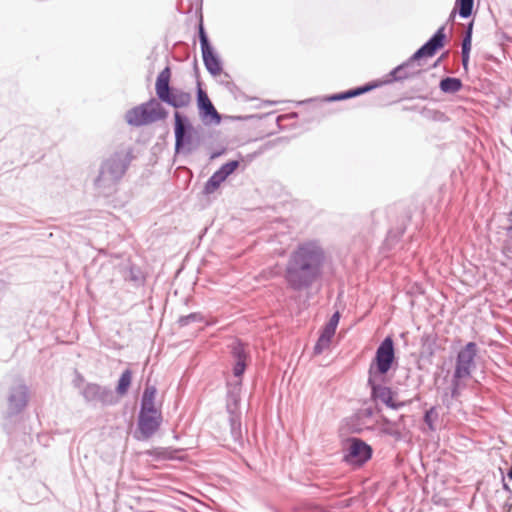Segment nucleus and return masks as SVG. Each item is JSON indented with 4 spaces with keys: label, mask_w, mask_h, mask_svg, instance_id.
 <instances>
[{
    "label": "nucleus",
    "mask_w": 512,
    "mask_h": 512,
    "mask_svg": "<svg viewBox=\"0 0 512 512\" xmlns=\"http://www.w3.org/2000/svg\"><path fill=\"white\" fill-rule=\"evenodd\" d=\"M326 252L318 240L303 241L289 253L283 270L288 290L302 292L322 281Z\"/></svg>",
    "instance_id": "obj_1"
},
{
    "label": "nucleus",
    "mask_w": 512,
    "mask_h": 512,
    "mask_svg": "<svg viewBox=\"0 0 512 512\" xmlns=\"http://www.w3.org/2000/svg\"><path fill=\"white\" fill-rule=\"evenodd\" d=\"M171 69L166 66L157 76L155 92L157 98L129 109L125 114L126 122L134 127H140L165 120L168 110L162 105L165 103L175 109L184 108L192 101L191 94L170 85Z\"/></svg>",
    "instance_id": "obj_2"
},
{
    "label": "nucleus",
    "mask_w": 512,
    "mask_h": 512,
    "mask_svg": "<svg viewBox=\"0 0 512 512\" xmlns=\"http://www.w3.org/2000/svg\"><path fill=\"white\" fill-rule=\"evenodd\" d=\"M446 42L445 25H442L437 31L406 61L392 69L389 73L390 79L383 83L399 82L409 78L417 77L421 74V59L434 56L442 49Z\"/></svg>",
    "instance_id": "obj_3"
},
{
    "label": "nucleus",
    "mask_w": 512,
    "mask_h": 512,
    "mask_svg": "<svg viewBox=\"0 0 512 512\" xmlns=\"http://www.w3.org/2000/svg\"><path fill=\"white\" fill-rule=\"evenodd\" d=\"M131 161V150H120L111 154L100 165L99 174L94 180L95 187L110 192L123 178Z\"/></svg>",
    "instance_id": "obj_4"
},
{
    "label": "nucleus",
    "mask_w": 512,
    "mask_h": 512,
    "mask_svg": "<svg viewBox=\"0 0 512 512\" xmlns=\"http://www.w3.org/2000/svg\"><path fill=\"white\" fill-rule=\"evenodd\" d=\"M396 361L394 340L386 336L378 345L369 365L368 378H385Z\"/></svg>",
    "instance_id": "obj_5"
},
{
    "label": "nucleus",
    "mask_w": 512,
    "mask_h": 512,
    "mask_svg": "<svg viewBox=\"0 0 512 512\" xmlns=\"http://www.w3.org/2000/svg\"><path fill=\"white\" fill-rule=\"evenodd\" d=\"M29 401V388L23 383L10 387L7 396V410L4 414V429L11 431V422L27 407Z\"/></svg>",
    "instance_id": "obj_6"
},
{
    "label": "nucleus",
    "mask_w": 512,
    "mask_h": 512,
    "mask_svg": "<svg viewBox=\"0 0 512 512\" xmlns=\"http://www.w3.org/2000/svg\"><path fill=\"white\" fill-rule=\"evenodd\" d=\"M373 455V448L358 437H349L343 448L342 461L353 467H362Z\"/></svg>",
    "instance_id": "obj_7"
},
{
    "label": "nucleus",
    "mask_w": 512,
    "mask_h": 512,
    "mask_svg": "<svg viewBox=\"0 0 512 512\" xmlns=\"http://www.w3.org/2000/svg\"><path fill=\"white\" fill-rule=\"evenodd\" d=\"M198 38L206 70L214 77L221 74L223 71L222 61L210 43L202 19L198 24Z\"/></svg>",
    "instance_id": "obj_8"
},
{
    "label": "nucleus",
    "mask_w": 512,
    "mask_h": 512,
    "mask_svg": "<svg viewBox=\"0 0 512 512\" xmlns=\"http://www.w3.org/2000/svg\"><path fill=\"white\" fill-rule=\"evenodd\" d=\"M385 378H368L367 385L370 388V397L374 402H381L388 408L399 410L410 403V401H397L395 393L388 386L382 384Z\"/></svg>",
    "instance_id": "obj_9"
},
{
    "label": "nucleus",
    "mask_w": 512,
    "mask_h": 512,
    "mask_svg": "<svg viewBox=\"0 0 512 512\" xmlns=\"http://www.w3.org/2000/svg\"><path fill=\"white\" fill-rule=\"evenodd\" d=\"M477 351V344L475 342H468L458 351L453 372L455 379H467L471 377L472 370L475 368Z\"/></svg>",
    "instance_id": "obj_10"
},
{
    "label": "nucleus",
    "mask_w": 512,
    "mask_h": 512,
    "mask_svg": "<svg viewBox=\"0 0 512 512\" xmlns=\"http://www.w3.org/2000/svg\"><path fill=\"white\" fill-rule=\"evenodd\" d=\"M81 395L87 403H100L102 406H113L119 402L110 387L97 383H87L82 388Z\"/></svg>",
    "instance_id": "obj_11"
},
{
    "label": "nucleus",
    "mask_w": 512,
    "mask_h": 512,
    "mask_svg": "<svg viewBox=\"0 0 512 512\" xmlns=\"http://www.w3.org/2000/svg\"><path fill=\"white\" fill-rule=\"evenodd\" d=\"M196 101L199 116L205 124H220L221 115L214 107L207 92L202 88L200 81H197Z\"/></svg>",
    "instance_id": "obj_12"
},
{
    "label": "nucleus",
    "mask_w": 512,
    "mask_h": 512,
    "mask_svg": "<svg viewBox=\"0 0 512 512\" xmlns=\"http://www.w3.org/2000/svg\"><path fill=\"white\" fill-rule=\"evenodd\" d=\"M162 420L161 412L155 414L139 412L135 438L141 441L148 440L159 430Z\"/></svg>",
    "instance_id": "obj_13"
},
{
    "label": "nucleus",
    "mask_w": 512,
    "mask_h": 512,
    "mask_svg": "<svg viewBox=\"0 0 512 512\" xmlns=\"http://www.w3.org/2000/svg\"><path fill=\"white\" fill-rule=\"evenodd\" d=\"M230 350V354L233 358V375L237 378L243 376L246 371L249 359V352L247 350V346L240 339H235L228 346Z\"/></svg>",
    "instance_id": "obj_14"
},
{
    "label": "nucleus",
    "mask_w": 512,
    "mask_h": 512,
    "mask_svg": "<svg viewBox=\"0 0 512 512\" xmlns=\"http://www.w3.org/2000/svg\"><path fill=\"white\" fill-rule=\"evenodd\" d=\"M381 85H382V82H380V81H371V82L365 83L364 85L348 89L346 91L331 94L326 97V101L336 102V101H343V100L351 99L354 97H358V96H361L365 93L372 91L375 88H378Z\"/></svg>",
    "instance_id": "obj_15"
},
{
    "label": "nucleus",
    "mask_w": 512,
    "mask_h": 512,
    "mask_svg": "<svg viewBox=\"0 0 512 512\" xmlns=\"http://www.w3.org/2000/svg\"><path fill=\"white\" fill-rule=\"evenodd\" d=\"M228 392L226 397V410L229 416L238 415L241 416L240 412V401H241V381L234 384L228 383Z\"/></svg>",
    "instance_id": "obj_16"
},
{
    "label": "nucleus",
    "mask_w": 512,
    "mask_h": 512,
    "mask_svg": "<svg viewBox=\"0 0 512 512\" xmlns=\"http://www.w3.org/2000/svg\"><path fill=\"white\" fill-rule=\"evenodd\" d=\"M200 145L199 139L195 134L184 135L175 138L174 152L176 155H191Z\"/></svg>",
    "instance_id": "obj_17"
},
{
    "label": "nucleus",
    "mask_w": 512,
    "mask_h": 512,
    "mask_svg": "<svg viewBox=\"0 0 512 512\" xmlns=\"http://www.w3.org/2000/svg\"><path fill=\"white\" fill-rule=\"evenodd\" d=\"M174 137H180L189 134H196L195 128L189 117L179 111L174 112Z\"/></svg>",
    "instance_id": "obj_18"
},
{
    "label": "nucleus",
    "mask_w": 512,
    "mask_h": 512,
    "mask_svg": "<svg viewBox=\"0 0 512 512\" xmlns=\"http://www.w3.org/2000/svg\"><path fill=\"white\" fill-rule=\"evenodd\" d=\"M157 389L155 386L147 385L144 389L141 398V405L139 412H147V413H158L159 411L156 409L154 405V399L156 395Z\"/></svg>",
    "instance_id": "obj_19"
},
{
    "label": "nucleus",
    "mask_w": 512,
    "mask_h": 512,
    "mask_svg": "<svg viewBox=\"0 0 512 512\" xmlns=\"http://www.w3.org/2000/svg\"><path fill=\"white\" fill-rule=\"evenodd\" d=\"M463 87L462 80L457 77L446 76L439 82V89L445 94H455Z\"/></svg>",
    "instance_id": "obj_20"
},
{
    "label": "nucleus",
    "mask_w": 512,
    "mask_h": 512,
    "mask_svg": "<svg viewBox=\"0 0 512 512\" xmlns=\"http://www.w3.org/2000/svg\"><path fill=\"white\" fill-rule=\"evenodd\" d=\"M230 434L234 442L243 445V435L241 427V416H229Z\"/></svg>",
    "instance_id": "obj_21"
},
{
    "label": "nucleus",
    "mask_w": 512,
    "mask_h": 512,
    "mask_svg": "<svg viewBox=\"0 0 512 512\" xmlns=\"http://www.w3.org/2000/svg\"><path fill=\"white\" fill-rule=\"evenodd\" d=\"M131 382H132V371L130 369H126L122 372V374L120 375V377L118 379L117 386H116V393L120 396L125 395L131 386Z\"/></svg>",
    "instance_id": "obj_22"
},
{
    "label": "nucleus",
    "mask_w": 512,
    "mask_h": 512,
    "mask_svg": "<svg viewBox=\"0 0 512 512\" xmlns=\"http://www.w3.org/2000/svg\"><path fill=\"white\" fill-rule=\"evenodd\" d=\"M345 425L350 433L361 434L365 430L363 420L355 413L346 418Z\"/></svg>",
    "instance_id": "obj_23"
},
{
    "label": "nucleus",
    "mask_w": 512,
    "mask_h": 512,
    "mask_svg": "<svg viewBox=\"0 0 512 512\" xmlns=\"http://www.w3.org/2000/svg\"><path fill=\"white\" fill-rule=\"evenodd\" d=\"M454 8L461 18L467 19L473 13L474 0H456Z\"/></svg>",
    "instance_id": "obj_24"
},
{
    "label": "nucleus",
    "mask_w": 512,
    "mask_h": 512,
    "mask_svg": "<svg viewBox=\"0 0 512 512\" xmlns=\"http://www.w3.org/2000/svg\"><path fill=\"white\" fill-rule=\"evenodd\" d=\"M340 317L341 315L339 311L334 312L330 317L329 321L323 327L321 333L332 339L335 335L337 326L340 321Z\"/></svg>",
    "instance_id": "obj_25"
},
{
    "label": "nucleus",
    "mask_w": 512,
    "mask_h": 512,
    "mask_svg": "<svg viewBox=\"0 0 512 512\" xmlns=\"http://www.w3.org/2000/svg\"><path fill=\"white\" fill-rule=\"evenodd\" d=\"M225 180L215 171L206 181L203 194L209 195L214 193Z\"/></svg>",
    "instance_id": "obj_26"
},
{
    "label": "nucleus",
    "mask_w": 512,
    "mask_h": 512,
    "mask_svg": "<svg viewBox=\"0 0 512 512\" xmlns=\"http://www.w3.org/2000/svg\"><path fill=\"white\" fill-rule=\"evenodd\" d=\"M124 278L127 281L133 282L135 285L139 286L143 283L144 277L139 267L136 265H130L125 274Z\"/></svg>",
    "instance_id": "obj_27"
},
{
    "label": "nucleus",
    "mask_w": 512,
    "mask_h": 512,
    "mask_svg": "<svg viewBox=\"0 0 512 512\" xmlns=\"http://www.w3.org/2000/svg\"><path fill=\"white\" fill-rule=\"evenodd\" d=\"M472 46V38L463 37L461 43V58L463 68L467 71L470 59V51Z\"/></svg>",
    "instance_id": "obj_28"
},
{
    "label": "nucleus",
    "mask_w": 512,
    "mask_h": 512,
    "mask_svg": "<svg viewBox=\"0 0 512 512\" xmlns=\"http://www.w3.org/2000/svg\"><path fill=\"white\" fill-rule=\"evenodd\" d=\"M240 161L239 160H230L226 163H224L216 172L224 179L226 180L231 174H233L236 169L239 167Z\"/></svg>",
    "instance_id": "obj_29"
},
{
    "label": "nucleus",
    "mask_w": 512,
    "mask_h": 512,
    "mask_svg": "<svg viewBox=\"0 0 512 512\" xmlns=\"http://www.w3.org/2000/svg\"><path fill=\"white\" fill-rule=\"evenodd\" d=\"M204 322V316L200 312H193L188 315L180 316L177 323L180 327H186L191 323Z\"/></svg>",
    "instance_id": "obj_30"
},
{
    "label": "nucleus",
    "mask_w": 512,
    "mask_h": 512,
    "mask_svg": "<svg viewBox=\"0 0 512 512\" xmlns=\"http://www.w3.org/2000/svg\"><path fill=\"white\" fill-rule=\"evenodd\" d=\"M379 431L383 435L391 436L396 441H399L402 439V433L400 432L398 428V422H394L390 425H380Z\"/></svg>",
    "instance_id": "obj_31"
},
{
    "label": "nucleus",
    "mask_w": 512,
    "mask_h": 512,
    "mask_svg": "<svg viewBox=\"0 0 512 512\" xmlns=\"http://www.w3.org/2000/svg\"><path fill=\"white\" fill-rule=\"evenodd\" d=\"M438 419V413L436 411V407L432 406L430 409L426 410L423 416L424 423L428 426L430 431H435V421Z\"/></svg>",
    "instance_id": "obj_32"
},
{
    "label": "nucleus",
    "mask_w": 512,
    "mask_h": 512,
    "mask_svg": "<svg viewBox=\"0 0 512 512\" xmlns=\"http://www.w3.org/2000/svg\"><path fill=\"white\" fill-rule=\"evenodd\" d=\"M331 340L332 339H330L326 335L320 333V336L314 345L313 353L315 355H320L325 349L329 347Z\"/></svg>",
    "instance_id": "obj_33"
},
{
    "label": "nucleus",
    "mask_w": 512,
    "mask_h": 512,
    "mask_svg": "<svg viewBox=\"0 0 512 512\" xmlns=\"http://www.w3.org/2000/svg\"><path fill=\"white\" fill-rule=\"evenodd\" d=\"M405 232V227H400L396 230L394 229H391L388 231V234H387V242H396L399 240V238L404 234Z\"/></svg>",
    "instance_id": "obj_34"
},
{
    "label": "nucleus",
    "mask_w": 512,
    "mask_h": 512,
    "mask_svg": "<svg viewBox=\"0 0 512 512\" xmlns=\"http://www.w3.org/2000/svg\"><path fill=\"white\" fill-rule=\"evenodd\" d=\"M405 232V227H400L396 230L394 229H391L388 231V234H387V242H396L399 240V238L404 234Z\"/></svg>",
    "instance_id": "obj_35"
},
{
    "label": "nucleus",
    "mask_w": 512,
    "mask_h": 512,
    "mask_svg": "<svg viewBox=\"0 0 512 512\" xmlns=\"http://www.w3.org/2000/svg\"><path fill=\"white\" fill-rule=\"evenodd\" d=\"M461 380L462 379H455L454 374L452 375V380H451V386H452L451 395H452V397H455L459 394V387H460Z\"/></svg>",
    "instance_id": "obj_36"
},
{
    "label": "nucleus",
    "mask_w": 512,
    "mask_h": 512,
    "mask_svg": "<svg viewBox=\"0 0 512 512\" xmlns=\"http://www.w3.org/2000/svg\"><path fill=\"white\" fill-rule=\"evenodd\" d=\"M373 413V409L369 407L358 411L356 414L363 420L372 417Z\"/></svg>",
    "instance_id": "obj_37"
},
{
    "label": "nucleus",
    "mask_w": 512,
    "mask_h": 512,
    "mask_svg": "<svg viewBox=\"0 0 512 512\" xmlns=\"http://www.w3.org/2000/svg\"><path fill=\"white\" fill-rule=\"evenodd\" d=\"M157 455L159 457H162L163 459H172L173 458L172 452L169 451L168 449H162V450L158 451Z\"/></svg>",
    "instance_id": "obj_38"
},
{
    "label": "nucleus",
    "mask_w": 512,
    "mask_h": 512,
    "mask_svg": "<svg viewBox=\"0 0 512 512\" xmlns=\"http://www.w3.org/2000/svg\"><path fill=\"white\" fill-rule=\"evenodd\" d=\"M472 34H473V21H471L467 24V27H466L463 37L472 38Z\"/></svg>",
    "instance_id": "obj_39"
},
{
    "label": "nucleus",
    "mask_w": 512,
    "mask_h": 512,
    "mask_svg": "<svg viewBox=\"0 0 512 512\" xmlns=\"http://www.w3.org/2000/svg\"><path fill=\"white\" fill-rule=\"evenodd\" d=\"M507 221H508L509 225L505 228V230L507 233H511L512 232V210L509 211L507 214Z\"/></svg>",
    "instance_id": "obj_40"
},
{
    "label": "nucleus",
    "mask_w": 512,
    "mask_h": 512,
    "mask_svg": "<svg viewBox=\"0 0 512 512\" xmlns=\"http://www.w3.org/2000/svg\"><path fill=\"white\" fill-rule=\"evenodd\" d=\"M84 382V377L80 373H76V377L73 380L74 386L79 387L81 383Z\"/></svg>",
    "instance_id": "obj_41"
},
{
    "label": "nucleus",
    "mask_w": 512,
    "mask_h": 512,
    "mask_svg": "<svg viewBox=\"0 0 512 512\" xmlns=\"http://www.w3.org/2000/svg\"><path fill=\"white\" fill-rule=\"evenodd\" d=\"M189 10L191 11L194 7H197L202 3V0H189Z\"/></svg>",
    "instance_id": "obj_42"
},
{
    "label": "nucleus",
    "mask_w": 512,
    "mask_h": 512,
    "mask_svg": "<svg viewBox=\"0 0 512 512\" xmlns=\"http://www.w3.org/2000/svg\"><path fill=\"white\" fill-rule=\"evenodd\" d=\"M395 421H391L390 419H388L386 416H381V424L380 425H390L392 423H394Z\"/></svg>",
    "instance_id": "obj_43"
},
{
    "label": "nucleus",
    "mask_w": 512,
    "mask_h": 512,
    "mask_svg": "<svg viewBox=\"0 0 512 512\" xmlns=\"http://www.w3.org/2000/svg\"><path fill=\"white\" fill-rule=\"evenodd\" d=\"M457 13H458V11L456 10V8H453L451 13H450V15H449L448 21L449 22L454 21Z\"/></svg>",
    "instance_id": "obj_44"
},
{
    "label": "nucleus",
    "mask_w": 512,
    "mask_h": 512,
    "mask_svg": "<svg viewBox=\"0 0 512 512\" xmlns=\"http://www.w3.org/2000/svg\"><path fill=\"white\" fill-rule=\"evenodd\" d=\"M220 155H221V152H214V153L211 155V158H212V159H214V158H216V157H218V156H220Z\"/></svg>",
    "instance_id": "obj_45"
},
{
    "label": "nucleus",
    "mask_w": 512,
    "mask_h": 512,
    "mask_svg": "<svg viewBox=\"0 0 512 512\" xmlns=\"http://www.w3.org/2000/svg\"><path fill=\"white\" fill-rule=\"evenodd\" d=\"M443 55L436 61V63H434V67L437 66L438 62L441 61Z\"/></svg>",
    "instance_id": "obj_46"
},
{
    "label": "nucleus",
    "mask_w": 512,
    "mask_h": 512,
    "mask_svg": "<svg viewBox=\"0 0 512 512\" xmlns=\"http://www.w3.org/2000/svg\"><path fill=\"white\" fill-rule=\"evenodd\" d=\"M503 487H504L505 489H508V486H507V484H506V483H504V484H503Z\"/></svg>",
    "instance_id": "obj_47"
}]
</instances>
